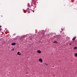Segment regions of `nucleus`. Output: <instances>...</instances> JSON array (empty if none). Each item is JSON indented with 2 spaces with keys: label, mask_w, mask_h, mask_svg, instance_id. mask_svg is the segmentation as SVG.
Returning a JSON list of instances; mask_svg holds the SVG:
<instances>
[{
  "label": "nucleus",
  "mask_w": 77,
  "mask_h": 77,
  "mask_svg": "<svg viewBox=\"0 0 77 77\" xmlns=\"http://www.w3.org/2000/svg\"><path fill=\"white\" fill-rule=\"evenodd\" d=\"M24 38L23 37H22L20 38L21 41H23V40H24Z\"/></svg>",
  "instance_id": "nucleus-1"
},
{
  "label": "nucleus",
  "mask_w": 77,
  "mask_h": 77,
  "mask_svg": "<svg viewBox=\"0 0 77 77\" xmlns=\"http://www.w3.org/2000/svg\"><path fill=\"white\" fill-rule=\"evenodd\" d=\"M39 61H40V62H41V63H42V62H43V61L42 60V59L41 58H40L39 60Z\"/></svg>",
  "instance_id": "nucleus-2"
},
{
  "label": "nucleus",
  "mask_w": 77,
  "mask_h": 77,
  "mask_svg": "<svg viewBox=\"0 0 77 77\" xmlns=\"http://www.w3.org/2000/svg\"><path fill=\"white\" fill-rule=\"evenodd\" d=\"M75 39H76V37H75L74 38H73L72 39V40L73 41H75Z\"/></svg>",
  "instance_id": "nucleus-3"
},
{
  "label": "nucleus",
  "mask_w": 77,
  "mask_h": 77,
  "mask_svg": "<svg viewBox=\"0 0 77 77\" xmlns=\"http://www.w3.org/2000/svg\"><path fill=\"white\" fill-rule=\"evenodd\" d=\"M37 52L39 54L41 53H42L41 51H40V50L37 51Z\"/></svg>",
  "instance_id": "nucleus-4"
},
{
  "label": "nucleus",
  "mask_w": 77,
  "mask_h": 77,
  "mask_svg": "<svg viewBox=\"0 0 77 77\" xmlns=\"http://www.w3.org/2000/svg\"><path fill=\"white\" fill-rule=\"evenodd\" d=\"M20 52H18L17 53V54H18V55H21V54H20Z\"/></svg>",
  "instance_id": "nucleus-5"
},
{
  "label": "nucleus",
  "mask_w": 77,
  "mask_h": 77,
  "mask_svg": "<svg viewBox=\"0 0 77 77\" xmlns=\"http://www.w3.org/2000/svg\"><path fill=\"white\" fill-rule=\"evenodd\" d=\"M15 44H16L15 43H11L12 45H15Z\"/></svg>",
  "instance_id": "nucleus-6"
},
{
  "label": "nucleus",
  "mask_w": 77,
  "mask_h": 77,
  "mask_svg": "<svg viewBox=\"0 0 77 77\" xmlns=\"http://www.w3.org/2000/svg\"><path fill=\"white\" fill-rule=\"evenodd\" d=\"M53 43H55L56 44H57V42L56 41H55Z\"/></svg>",
  "instance_id": "nucleus-7"
},
{
  "label": "nucleus",
  "mask_w": 77,
  "mask_h": 77,
  "mask_svg": "<svg viewBox=\"0 0 77 77\" xmlns=\"http://www.w3.org/2000/svg\"><path fill=\"white\" fill-rule=\"evenodd\" d=\"M77 49V47H75L74 48V49H75V50H76V49Z\"/></svg>",
  "instance_id": "nucleus-8"
},
{
  "label": "nucleus",
  "mask_w": 77,
  "mask_h": 77,
  "mask_svg": "<svg viewBox=\"0 0 77 77\" xmlns=\"http://www.w3.org/2000/svg\"><path fill=\"white\" fill-rule=\"evenodd\" d=\"M45 65H46V66H48V64H47L46 63H45Z\"/></svg>",
  "instance_id": "nucleus-9"
},
{
  "label": "nucleus",
  "mask_w": 77,
  "mask_h": 77,
  "mask_svg": "<svg viewBox=\"0 0 77 77\" xmlns=\"http://www.w3.org/2000/svg\"><path fill=\"white\" fill-rule=\"evenodd\" d=\"M11 50H12V51H14V48H13Z\"/></svg>",
  "instance_id": "nucleus-10"
},
{
  "label": "nucleus",
  "mask_w": 77,
  "mask_h": 77,
  "mask_svg": "<svg viewBox=\"0 0 77 77\" xmlns=\"http://www.w3.org/2000/svg\"><path fill=\"white\" fill-rule=\"evenodd\" d=\"M75 56H77V53L75 54Z\"/></svg>",
  "instance_id": "nucleus-11"
},
{
  "label": "nucleus",
  "mask_w": 77,
  "mask_h": 77,
  "mask_svg": "<svg viewBox=\"0 0 77 77\" xmlns=\"http://www.w3.org/2000/svg\"><path fill=\"white\" fill-rule=\"evenodd\" d=\"M24 12L26 13V11H24Z\"/></svg>",
  "instance_id": "nucleus-12"
},
{
  "label": "nucleus",
  "mask_w": 77,
  "mask_h": 77,
  "mask_svg": "<svg viewBox=\"0 0 77 77\" xmlns=\"http://www.w3.org/2000/svg\"><path fill=\"white\" fill-rule=\"evenodd\" d=\"M27 15L28 16H29V14H27Z\"/></svg>",
  "instance_id": "nucleus-13"
},
{
  "label": "nucleus",
  "mask_w": 77,
  "mask_h": 77,
  "mask_svg": "<svg viewBox=\"0 0 77 77\" xmlns=\"http://www.w3.org/2000/svg\"><path fill=\"white\" fill-rule=\"evenodd\" d=\"M1 27V26H0V28Z\"/></svg>",
  "instance_id": "nucleus-14"
},
{
  "label": "nucleus",
  "mask_w": 77,
  "mask_h": 77,
  "mask_svg": "<svg viewBox=\"0 0 77 77\" xmlns=\"http://www.w3.org/2000/svg\"><path fill=\"white\" fill-rule=\"evenodd\" d=\"M70 45H71V44H70Z\"/></svg>",
  "instance_id": "nucleus-15"
},
{
  "label": "nucleus",
  "mask_w": 77,
  "mask_h": 77,
  "mask_svg": "<svg viewBox=\"0 0 77 77\" xmlns=\"http://www.w3.org/2000/svg\"><path fill=\"white\" fill-rule=\"evenodd\" d=\"M0 30H1V29H0Z\"/></svg>",
  "instance_id": "nucleus-16"
}]
</instances>
